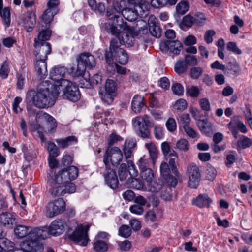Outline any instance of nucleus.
Returning <instances> with one entry per match:
<instances>
[{
    "instance_id": "nucleus-17",
    "label": "nucleus",
    "mask_w": 252,
    "mask_h": 252,
    "mask_svg": "<svg viewBox=\"0 0 252 252\" xmlns=\"http://www.w3.org/2000/svg\"><path fill=\"white\" fill-rule=\"evenodd\" d=\"M161 51L167 52L170 51L173 54H179L183 48L182 43L179 40H166L161 42L159 45Z\"/></svg>"
},
{
    "instance_id": "nucleus-7",
    "label": "nucleus",
    "mask_w": 252,
    "mask_h": 252,
    "mask_svg": "<svg viewBox=\"0 0 252 252\" xmlns=\"http://www.w3.org/2000/svg\"><path fill=\"white\" fill-rule=\"evenodd\" d=\"M123 154L117 147H113L107 150L103 157V162L105 167H110L109 159L113 166H117L123 159Z\"/></svg>"
},
{
    "instance_id": "nucleus-26",
    "label": "nucleus",
    "mask_w": 252,
    "mask_h": 252,
    "mask_svg": "<svg viewBox=\"0 0 252 252\" xmlns=\"http://www.w3.org/2000/svg\"><path fill=\"white\" fill-rule=\"evenodd\" d=\"M200 20H199V15H196L194 17L190 15L185 16L183 19V25L187 27H190L194 23L198 25L201 24L205 20L204 15L203 14H200Z\"/></svg>"
},
{
    "instance_id": "nucleus-12",
    "label": "nucleus",
    "mask_w": 252,
    "mask_h": 252,
    "mask_svg": "<svg viewBox=\"0 0 252 252\" xmlns=\"http://www.w3.org/2000/svg\"><path fill=\"white\" fill-rule=\"evenodd\" d=\"M59 0H48L47 8L41 16L42 23L49 24L53 20L54 16L59 12Z\"/></svg>"
},
{
    "instance_id": "nucleus-5",
    "label": "nucleus",
    "mask_w": 252,
    "mask_h": 252,
    "mask_svg": "<svg viewBox=\"0 0 252 252\" xmlns=\"http://www.w3.org/2000/svg\"><path fill=\"white\" fill-rule=\"evenodd\" d=\"M126 0H121L119 2L113 3V9L117 13H121L123 16L129 21H134L138 17V13L135 8L129 7Z\"/></svg>"
},
{
    "instance_id": "nucleus-37",
    "label": "nucleus",
    "mask_w": 252,
    "mask_h": 252,
    "mask_svg": "<svg viewBox=\"0 0 252 252\" xmlns=\"http://www.w3.org/2000/svg\"><path fill=\"white\" fill-rule=\"evenodd\" d=\"M45 147L49 153V157H57L59 155V149L54 143L50 141H46Z\"/></svg>"
},
{
    "instance_id": "nucleus-20",
    "label": "nucleus",
    "mask_w": 252,
    "mask_h": 252,
    "mask_svg": "<svg viewBox=\"0 0 252 252\" xmlns=\"http://www.w3.org/2000/svg\"><path fill=\"white\" fill-rule=\"evenodd\" d=\"M16 222V215L10 212H2L0 214V223L8 228H12Z\"/></svg>"
},
{
    "instance_id": "nucleus-62",
    "label": "nucleus",
    "mask_w": 252,
    "mask_h": 252,
    "mask_svg": "<svg viewBox=\"0 0 252 252\" xmlns=\"http://www.w3.org/2000/svg\"><path fill=\"white\" fill-rule=\"evenodd\" d=\"M166 126L169 131H174L177 128V124L175 120L171 117L168 118L166 122Z\"/></svg>"
},
{
    "instance_id": "nucleus-44",
    "label": "nucleus",
    "mask_w": 252,
    "mask_h": 252,
    "mask_svg": "<svg viewBox=\"0 0 252 252\" xmlns=\"http://www.w3.org/2000/svg\"><path fill=\"white\" fill-rule=\"evenodd\" d=\"M252 145V140L243 135H242L240 139L237 141V146L241 149H246Z\"/></svg>"
},
{
    "instance_id": "nucleus-13",
    "label": "nucleus",
    "mask_w": 252,
    "mask_h": 252,
    "mask_svg": "<svg viewBox=\"0 0 252 252\" xmlns=\"http://www.w3.org/2000/svg\"><path fill=\"white\" fill-rule=\"evenodd\" d=\"M127 164L129 168L128 171L127 170V165L126 163L121 164L118 170L119 177L121 181H125L129 175L131 178L132 176H136L138 174L135 165L131 160H127Z\"/></svg>"
},
{
    "instance_id": "nucleus-25",
    "label": "nucleus",
    "mask_w": 252,
    "mask_h": 252,
    "mask_svg": "<svg viewBox=\"0 0 252 252\" xmlns=\"http://www.w3.org/2000/svg\"><path fill=\"white\" fill-rule=\"evenodd\" d=\"M211 203L212 200L207 194H200L192 200V203L200 208L209 207Z\"/></svg>"
},
{
    "instance_id": "nucleus-16",
    "label": "nucleus",
    "mask_w": 252,
    "mask_h": 252,
    "mask_svg": "<svg viewBox=\"0 0 252 252\" xmlns=\"http://www.w3.org/2000/svg\"><path fill=\"white\" fill-rule=\"evenodd\" d=\"M47 231L39 228H32L30 227V231L28 233V240L25 242H35L38 245L42 246V251H43V246L39 243L38 240L45 239L47 237Z\"/></svg>"
},
{
    "instance_id": "nucleus-38",
    "label": "nucleus",
    "mask_w": 252,
    "mask_h": 252,
    "mask_svg": "<svg viewBox=\"0 0 252 252\" xmlns=\"http://www.w3.org/2000/svg\"><path fill=\"white\" fill-rule=\"evenodd\" d=\"M30 231V227L23 225H19L14 229V233L18 238H23L28 236Z\"/></svg>"
},
{
    "instance_id": "nucleus-45",
    "label": "nucleus",
    "mask_w": 252,
    "mask_h": 252,
    "mask_svg": "<svg viewBox=\"0 0 252 252\" xmlns=\"http://www.w3.org/2000/svg\"><path fill=\"white\" fill-rule=\"evenodd\" d=\"M141 177L145 181V184L146 185L153 180L154 173L151 169L143 170L141 171Z\"/></svg>"
},
{
    "instance_id": "nucleus-8",
    "label": "nucleus",
    "mask_w": 252,
    "mask_h": 252,
    "mask_svg": "<svg viewBox=\"0 0 252 252\" xmlns=\"http://www.w3.org/2000/svg\"><path fill=\"white\" fill-rule=\"evenodd\" d=\"M50 192L53 197L63 196L66 193L71 194L75 192L76 187L74 184L68 182L65 184H55L50 185Z\"/></svg>"
},
{
    "instance_id": "nucleus-63",
    "label": "nucleus",
    "mask_w": 252,
    "mask_h": 252,
    "mask_svg": "<svg viewBox=\"0 0 252 252\" xmlns=\"http://www.w3.org/2000/svg\"><path fill=\"white\" fill-rule=\"evenodd\" d=\"M227 49L228 50L235 54L241 55L242 53V51L237 47L236 44L234 42H229L227 44Z\"/></svg>"
},
{
    "instance_id": "nucleus-51",
    "label": "nucleus",
    "mask_w": 252,
    "mask_h": 252,
    "mask_svg": "<svg viewBox=\"0 0 252 252\" xmlns=\"http://www.w3.org/2000/svg\"><path fill=\"white\" fill-rule=\"evenodd\" d=\"M43 115L49 125L50 131L55 130L57 126L55 119L47 113H44Z\"/></svg>"
},
{
    "instance_id": "nucleus-54",
    "label": "nucleus",
    "mask_w": 252,
    "mask_h": 252,
    "mask_svg": "<svg viewBox=\"0 0 252 252\" xmlns=\"http://www.w3.org/2000/svg\"><path fill=\"white\" fill-rule=\"evenodd\" d=\"M189 5L186 1H181L179 3L176 7V12L181 15H183L189 10Z\"/></svg>"
},
{
    "instance_id": "nucleus-57",
    "label": "nucleus",
    "mask_w": 252,
    "mask_h": 252,
    "mask_svg": "<svg viewBox=\"0 0 252 252\" xmlns=\"http://www.w3.org/2000/svg\"><path fill=\"white\" fill-rule=\"evenodd\" d=\"M160 171L161 175L163 178H167L170 174V168H169L168 164L163 162L161 163L160 166Z\"/></svg>"
},
{
    "instance_id": "nucleus-33",
    "label": "nucleus",
    "mask_w": 252,
    "mask_h": 252,
    "mask_svg": "<svg viewBox=\"0 0 252 252\" xmlns=\"http://www.w3.org/2000/svg\"><path fill=\"white\" fill-rule=\"evenodd\" d=\"M76 67H71L69 71V74L73 77L83 76L85 74L86 68L84 64H82L79 61Z\"/></svg>"
},
{
    "instance_id": "nucleus-4",
    "label": "nucleus",
    "mask_w": 252,
    "mask_h": 252,
    "mask_svg": "<svg viewBox=\"0 0 252 252\" xmlns=\"http://www.w3.org/2000/svg\"><path fill=\"white\" fill-rule=\"evenodd\" d=\"M14 243L5 239H0V248L9 252H42V246L35 242H23L20 249H15Z\"/></svg>"
},
{
    "instance_id": "nucleus-14",
    "label": "nucleus",
    "mask_w": 252,
    "mask_h": 252,
    "mask_svg": "<svg viewBox=\"0 0 252 252\" xmlns=\"http://www.w3.org/2000/svg\"><path fill=\"white\" fill-rule=\"evenodd\" d=\"M34 40V47L35 48L34 55L35 59L46 60L47 56L51 52V47L49 43H39Z\"/></svg>"
},
{
    "instance_id": "nucleus-46",
    "label": "nucleus",
    "mask_w": 252,
    "mask_h": 252,
    "mask_svg": "<svg viewBox=\"0 0 252 252\" xmlns=\"http://www.w3.org/2000/svg\"><path fill=\"white\" fill-rule=\"evenodd\" d=\"M84 79L86 82H88L89 85V87H93L94 85L100 84L102 82L101 76L98 74H94L91 78L89 77H85Z\"/></svg>"
},
{
    "instance_id": "nucleus-21",
    "label": "nucleus",
    "mask_w": 252,
    "mask_h": 252,
    "mask_svg": "<svg viewBox=\"0 0 252 252\" xmlns=\"http://www.w3.org/2000/svg\"><path fill=\"white\" fill-rule=\"evenodd\" d=\"M66 72V68L64 66L55 67L52 69L50 72V78L55 82H61L63 84L64 75Z\"/></svg>"
},
{
    "instance_id": "nucleus-53",
    "label": "nucleus",
    "mask_w": 252,
    "mask_h": 252,
    "mask_svg": "<svg viewBox=\"0 0 252 252\" xmlns=\"http://www.w3.org/2000/svg\"><path fill=\"white\" fill-rule=\"evenodd\" d=\"M119 234L124 238H128L131 234V229L127 225H122L119 229Z\"/></svg>"
},
{
    "instance_id": "nucleus-34",
    "label": "nucleus",
    "mask_w": 252,
    "mask_h": 252,
    "mask_svg": "<svg viewBox=\"0 0 252 252\" xmlns=\"http://www.w3.org/2000/svg\"><path fill=\"white\" fill-rule=\"evenodd\" d=\"M133 123L134 126H139L140 125H143L147 127H150L153 126L154 125L153 121L147 115H144L143 117H137L133 120Z\"/></svg>"
},
{
    "instance_id": "nucleus-10",
    "label": "nucleus",
    "mask_w": 252,
    "mask_h": 252,
    "mask_svg": "<svg viewBox=\"0 0 252 252\" xmlns=\"http://www.w3.org/2000/svg\"><path fill=\"white\" fill-rule=\"evenodd\" d=\"M63 85L65 86L63 94L64 98L74 102H76L80 99V92L76 84L68 80H65L63 81Z\"/></svg>"
},
{
    "instance_id": "nucleus-47",
    "label": "nucleus",
    "mask_w": 252,
    "mask_h": 252,
    "mask_svg": "<svg viewBox=\"0 0 252 252\" xmlns=\"http://www.w3.org/2000/svg\"><path fill=\"white\" fill-rule=\"evenodd\" d=\"M146 186L149 191L153 192H158L161 189L162 184L152 180L151 182L148 183Z\"/></svg>"
},
{
    "instance_id": "nucleus-18",
    "label": "nucleus",
    "mask_w": 252,
    "mask_h": 252,
    "mask_svg": "<svg viewBox=\"0 0 252 252\" xmlns=\"http://www.w3.org/2000/svg\"><path fill=\"white\" fill-rule=\"evenodd\" d=\"M103 174L106 184L112 189H116L118 187V180L116 172L111 169L110 167H105L103 172Z\"/></svg>"
},
{
    "instance_id": "nucleus-48",
    "label": "nucleus",
    "mask_w": 252,
    "mask_h": 252,
    "mask_svg": "<svg viewBox=\"0 0 252 252\" xmlns=\"http://www.w3.org/2000/svg\"><path fill=\"white\" fill-rule=\"evenodd\" d=\"M105 92L113 94L116 90V84L111 79H107L105 85Z\"/></svg>"
},
{
    "instance_id": "nucleus-61",
    "label": "nucleus",
    "mask_w": 252,
    "mask_h": 252,
    "mask_svg": "<svg viewBox=\"0 0 252 252\" xmlns=\"http://www.w3.org/2000/svg\"><path fill=\"white\" fill-rule=\"evenodd\" d=\"M168 0H152L151 5L154 8H160L167 5Z\"/></svg>"
},
{
    "instance_id": "nucleus-19",
    "label": "nucleus",
    "mask_w": 252,
    "mask_h": 252,
    "mask_svg": "<svg viewBox=\"0 0 252 252\" xmlns=\"http://www.w3.org/2000/svg\"><path fill=\"white\" fill-rule=\"evenodd\" d=\"M50 23L47 25L45 23H42V19L40 22V25L42 26V28H39V34L37 38H35L34 40H36V41L39 43H47L45 42L46 40L49 39L51 35V31L49 30Z\"/></svg>"
},
{
    "instance_id": "nucleus-50",
    "label": "nucleus",
    "mask_w": 252,
    "mask_h": 252,
    "mask_svg": "<svg viewBox=\"0 0 252 252\" xmlns=\"http://www.w3.org/2000/svg\"><path fill=\"white\" fill-rule=\"evenodd\" d=\"M9 71V63L7 61H4L0 69V77L2 79L7 78Z\"/></svg>"
},
{
    "instance_id": "nucleus-11",
    "label": "nucleus",
    "mask_w": 252,
    "mask_h": 252,
    "mask_svg": "<svg viewBox=\"0 0 252 252\" xmlns=\"http://www.w3.org/2000/svg\"><path fill=\"white\" fill-rule=\"evenodd\" d=\"M187 172L189 177V186L192 188H197L201 179V174L198 167L195 163H191L188 165Z\"/></svg>"
},
{
    "instance_id": "nucleus-15",
    "label": "nucleus",
    "mask_w": 252,
    "mask_h": 252,
    "mask_svg": "<svg viewBox=\"0 0 252 252\" xmlns=\"http://www.w3.org/2000/svg\"><path fill=\"white\" fill-rule=\"evenodd\" d=\"M66 228L72 229V227L62 220L57 219L52 221L49 227V232L52 235L58 236L62 234Z\"/></svg>"
},
{
    "instance_id": "nucleus-42",
    "label": "nucleus",
    "mask_w": 252,
    "mask_h": 252,
    "mask_svg": "<svg viewBox=\"0 0 252 252\" xmlns=\"http://www.w3.org/2000/svg\"><path fill=\"white\" fill-rule=\"evenodd\" d=\"M161 150L164 156H169L176 157L177 153L174 150H171L169 143L167 142H164L161 144Z\"/></svg>"
},
{
    "instance_id": "nucleus-40",
    "label": "nucleus",
    "mask_w": 252,
    "mask_h": 252,
    "mask_svg": "<svg viewBox=\"0 0 252 252\" xmlns=\"http://www.w3.org/2000/svg\"><path fill=\"white\" fill-rule=\"evenodd\" d=\"M93 249L96 252H106L108 250V245L104 241L96 240L93 243Z\"/></svg>"
},
{
    "instance_id": "nucleus-31",
    "label": "nucleus",
    "mask_w": 252,
    "mask_h": 252,
    "mask_svg": "<svg viewBox=\"0 0 252 252\" xmlns=\"http://www.w3.org/2000/svg\"><path fill=\"white\" fill-rule=\"evenodd\" d=\"M55 141L61 148L64 149L77 143L78 139L74 136H70L63 139H57Z\"/></svg>"
},
{
    "instance_id": "nucleus-36",
    "label": "nucleus",
    "mask_w": 252,
    "mask_h": 252,
    "mask_svg": "<svg viewBox=\"0 0 252 252\" xmlns=\"http://www.w3.org/2000/svg\"><path fill=\"white\" fill-rule=\"evenodd\" d=\"M112 54L110 52L105 53V60L107 64L106 69L108 72L113 73L116 68L117 64L114 62L112 58Z\"/></svg>"
},
{
    "instance_id": "nucleus-41",
    "label": "nucleus",
    "mask_w": 252,
    "mask_h": 252,
    "mask_svg": "<svg viewBox=\"0 0 252 252\" xmlns=\"http://www.w3.org/2000/svg\"><path fill=\"white\" fill-rule=\"evenodd\" d=\"M0 15L4 23L9 27L10 23V11L9 7L2 9V6H0Z\"/></svg>"
},
{
    "instance_id": "nucleus-23",
    "label": "nucleus",
    "mask_w": 252,
    "mask_h": 252,
    "mask_svg": "<svg viewBox=\"0 0 252 252\" xmlns=\"http://www.w3.org/2000/svg\"><path fill=\"white\" fill-rule=\"evenodd\" d=\"M23 26L28 32L32 31L36 24V15L33 12H29L23 19Z\"/></svg>"
},
{
    "instance_id": "nucleus-58",
    "label": "nucleus",
    "mask_w": 252,
    "mask_h": 252,
    "mask_svg": "<svg viewBox=\"0 0 252 252\" xmlns=\"http://www.w3.org/2000/svg\"><path fill=\"white\" fill-rule=\"evenodd\" d=\"M122 140H123V138L120 136L113 132L111 133L108 137V144L109 147H110L111 146L114 145L115 143H117L118 141Z\"/></svg>"
},
{
    "instance_id": "nucleus-35",
    "label": "nucleus",
    "mask_w": 252,
    "mask_h": 252,
    "mask_svg": "<svg viewBox=\"0 0 252 252\" xmlns=\"http://www.w3.org/2000/svg\"><path fill=\"white\" fill-rule=\"evenodd\" d=\"M128 31L129 32H125L121 36L123 45L127 47L132 46L135 42V39L130 28Z\"/></svg>"
},
{
    "instance_id": "nucleus-55",
    "label": "nucleus",
    "mask_w": 252,
    "mask_h": 252,
    "mask_svg": "<svg viewBox=\"0 0 252 252\" xmlns=\"http://www.w3.org/2000/svg\"><path fill=\"white\" fill-rule=\"evenodd\" d=\"M173 157L174 158H170L168 161V165L170 166L171 170L172 171L174 175L177 177L179 178L180 176V175L178 171V169L176 165V160L178 158V155L177 154V156L176 157Z\"/></svg>"
},
{
    "instance_id": "nucleus-2",
    "label": "nucleus",
    "mask_w": 252,
    "mask_h": 252,
    "mask_svg": "<svg viewBox=\"0 0 252 252\" xmlns=\"http://www.w3.org/2000/svg\"><path fill=\"white\" fill-rule=\"evenodd\" d=\"M78 176V169L74 166H70L63 169L56 174L51 171L48 175V183L49 185L55 184H65L77 178Z\"/></svg>"
},
{
    "instance_id": "nucleus-60",
    "label": "nucleus",
    "mask_w": 252,
    "mask_h": 252,
    "mask_svg": "<svg viewBox=\"0 0 252 252\" xmlns=\"http://www.w3.org/2000/svg\"><path fill=\"white\" fill-rule=\"evenodd\" d=\"M206 177L209 180H213L215 179L217 175V171L214 167L212 166H208L207 167Z\"/></svg>"
},
{
    "instance_id": "nucleus-6",
    "label": "nucleus",
    "mask_w": 252,
    "mask_h": 252,
    "mask_svg": "<svg viewBox=\"0 0 252 252\" xmlns=\"http://www.w3.org/2000/svg\"><path fill=\"white\" fill-rule=\"evenodd\" d=\"M65 203L61 198L49 202L45 207V215L52 218L63 213L65 209Z\"/></svg>"
},
{
    "instance_id": "nucleus-28",
    "label": "nucleus",
    "mask_w": 252,
    "mask_h": 252,
    "mask_svg": "<svg viewBox=\"0 0 252 252\" xmlns=\"http://www.w3.org/2000/svg\"><path fill=\"white\" fill-rule=\"evenodd\" d=\"M143 99V97L139 95H135L133 97L131 102V109L135 113H139L142 108L145 106Z\"/></svg>"
},
{
    "instance_id": "nucleus-56",
    "label": "nucleus",
    "mask_w": 252,
    "mask_h": 252,
    "mask_svg": "<svg viewBox=\"0 0 252 252\" xmlns=\"http://www.w3.org/2000/svg\"><path fill=\"white\" fill-rule=\"evenodd\" d=\"M176 146L179 150L186 152L189 150V145L187 140L181 139L177 142Z\"/></svg>"
},
{
    "instance_id": "nucleus-30",
    "label": "nucleus",
    "mask_w": 252,
    "mask_h": 252,
    "mask_svg": "<svg viewBox=\"0 0 252 252\" xmlns=\"http://www.w3.org/2000/svg\"><path fill=\"white\" fill-rule=\"evenodd\" d=\"M114 35L115 37L112 38L110 41L109 50H106L105 53L110 52L113 55V54H114L116 51H117L118 49H122L120 48V46L123 45V44L120 34Z\"/></svg>"
},
{
    "instance_id": "nucleus-59",
    "label": "nucleus",
    "mask_w": 252,
    "mask_h": 252,
    "mask_svg": "<svg viewBox=\"0 0 252 252\" xmlns=\"http://www.w3.org/2000/svg\"><path fill=\"white\" fill-rule=\"evenodd\" d=\"M188 106V103L185 99H179L177 100L175 103V107L176 109L180 111H183L185 110Z\"/></svg>"
},
{
    "instance_id": "nucleus-32",
    "label": "nucleus",
    "mask_w": 252,
    "mask_h": 252,
    "mask_svg": "<svg viewBox=\"0 0 252 252\" xmlns=\"http://www.w3.org/2000/svg\"><path fill=\"white\" fill-rule=\"evenodd\" d=\"M112 58L121 64H125L128 61V56L127 53L123 49H118L113 54Z\"/></svg>"
},
{
    "instance_id": "nucleus-3",
    "label": "nucleus",
    "mask_w": 252,
    "mask_h": 252,
    "mask_svg": "<svg viewBox=\"0 0 252 252\" xmlns=\"http://www.w3.org/2000/svg\"><path fill=\"white\" fill-rule=\"evenodd\" d=\"M32 96L33 105L38 108H46L52 107L55 102V98L50 94L49 88L39 89L36 92L34 91H28L27 97Z\"/></svg>"
},
{
    "instance_id": "nucleus-64",
    "label": "nucleus",
    "mask_w": 252,
    "mask_h": 252,
    "mask_svg": "<svg viewBox=\"0 0 252 252\" xmlns=\"http://www.w3.org/2000/svg\"><path fill=\"white\" fill-rule=\"evenodd\" d=\"M201 68L198 67H192L190 69V75L193 79H198L202 74Z\"/></svg>"
},
{
    "instance_id": "nucleus-49",
    "label": "nucleus",
    "mask_w": 252,
    "mask_h": 252,
    "mask_svg": "<svg viewBox=\"0 0 252 252\" xmlns=\"http://www.w3.org/2000/svg\"><path fill=\"white\" fill-rule=\"evenodd\" d=\"M188 68V64L185 61L177 62L174 67L175 71L179 74H182L186 71Z\"/></svg>"
},
{
    "instance_id": "nucleus-43",
    "label": "nucleus",
    "mask_w": 252,
    "mask_h": 252,
    "mask_svg": "<svg viewBox=\"0 0 252 252\" xmlns=\"http://www.w3.org/2000/svg\"><path fill=\"white\" fill-rule=\"evenodd\" d=\"M145 147L148 150L150 156L153 162H154L155 160L157 158L158 154V150L157 147L153 143H146L145 144Z\"/></svg>"
},
{
    "instance_id": "nucleus-22",
    "label": "nucleus",
    "mask_w": 252,
    "mask_h": 252,
    "mask_svg": "<svg viewBox=\"0 0 252 252\" xmlns=\"http://www.w3.org/2000/svg\"><path fill=\"white\" fill-rule=\"evenodd\" d=\"M82 64L85 65L86 68L92 69L96 65V61L94 56L89 53H83L81 54L77 58Z\"/></svg>"
},
{
    "instance_id": "nucleus-24",
    "label": "nucleus",
    "mask_w": 252,
    "mask_h": 252,
    "mask_svg": "<svg viewBox=\"0 0 252 252\" xmlns=\"http://www.w3.org/2000/svg\"><path fill=\"white\" fill-rule=\"evenodd\" d=\"M157 20L154 15H151L148 18L149 32L151 35L157 38L161 35V30L157 24Z\"/></svg>"
},
{
    "instance_id": "nucleus-52",
    "label": "nucleus",
    "mask_w": 252,
    "mask_h": 252,
    "mask_svg": "<svg viewBox=\"0 0 252 252\" xmlns=\"http://www.w3.org/2000/svg\"><path fill=\"white\" fill-rule=\"evenodd\" d=\"M138 128V134L142 138H149L150 136V132L146 126L140 125L139 126H134Z\"/></svg>"
},
{
    "instance_id": "nucleus-39",
    "label": "nucleus",
    "mask_w": 252,
    "mask_h": 252,
    "mask_svg": "<svg viewBox=\"0 0 252 252\" xmlns=\"http://www.w3.org/2000/svg\"><path fill=\"white\" fill-rule=\"evenodd\" d=\"M127 4L134 5L135 6H138L142 10L148 12L149 3L146 0H125Z\"/></svg>"
},
{
    "instance_id": "nucleus-1",
    "label": "nucleus",
    "mask_w": 252,
    "mask_h": 252,
    "mask_svg": "<svg viewBox=\"0 0 252 252\" xmlns=\"http://www.w3.org/2000/svg\"><path fill=\"white\" fill-rule=\"evenodd\" d=\"M116 12L113 9V6L111 9L107 10L106 15L110 20L113 21V24L105 23L102 26L107 32L112 35L119 34L121 30H130V27L127 25V23L124 22L122 17Z\"/></svg>"
},
{
    "instance_id": "nucleus-27",
    "label": "nucleus",
    "mask_w": 252,
    "mask_h": 252,
    "mask_svg": "<svg viewBox=\"0 0 252 252\" xmlns=\"http://www.w3.org/2000/svg\"><path fill=\"white\" fill-rule=\"evenodd\" d=\"M196 124L202 133L208 135L212 133L213 125L207 119L199 120L197 122Z\"/></svg>"
},
{
    "instance_id": "nucleus-29",
    "label": "nucleus",
    "mask_w": 252,
    "mask_h": 252,
    "mask_svg": "<svg viewBox=\"0 0 252 252\" xmlns=\"http://www.w3.org/2000/svg\"><path fill=\"white\" fill-rule=\"evenodd\" d=\"M35 69L39 77L43 78L47 73L46 60L35 59Z\"/></svg>"
},
{
    "instance_id": "nucleus-9",
    "label": "nucleus",
    "mask_w": 252,
    "mask_h": 252,
    "mask_svg": "<svg viewBox=\"0 0 252 252\" xmlns=\"http://www.w3.org/2000/svg\"><path fill=\"white\" fill-rule=\"evenodd\" d=\"M89 229L88 225L78 226L73 233L68 235V238L70 240L77 243L81 242V245L86 246L89 241L88 236Z\"/></svg>"
}]
</instances>
